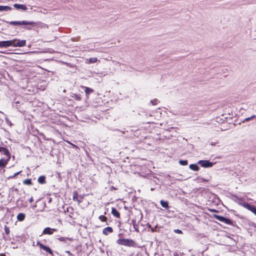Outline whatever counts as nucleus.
I'll return each instance as SVG.
<instances>
[{
	"label": "nucleus",
	"mask_w": 256,
	"mask_h": 256,
	"mask_svg": "<svg viewBox=\"0 0 256 256\" xmlns=\"http://www.w3.org/2000/svg\"><path fill=\"white\" fill-rule=\"evenodd\" d=\"M11 158V154L6 147L0 146V172L6 168Z\"/></svg>",
	"instance_id": "f257e3e1"
},
{
	"label": "nucleus",
	"mask_w": 256,
	"mask_h": 256,
	"mask_svg": "<svg viewBox=\"0 0 256 256\" xmlns=\"http://www.w3.org/2000/svg\"><path fill=\"white\" fill-rule=\"evenodd\" d=\"M116 244L128 247L135 248L136 246V242L132 239L120 238L116 240Z\"/></svg>",
	"instance_id": "f03ea898"
},
{
	"label": "nucleus",
	"mask_w": 256,
	"mask_h": 256,
	"mask_svg": "<svg viewBox=\"0 0 256 256\" xmlns=\"http://www.w3.org/2000/svg\"><path fill=\"white\" fill-rule=\"evenodd\" d=\"M214 217L218 220H220L221 222H224L226 224L234 226L235 224V222L234 221H232L222 216L214 214Z\"/></svg>",
	"instance_id": "7ed1b4c3"
},
{
	"label": "nucleus",
	"mask_w": 256,
	"mask_h": 256,
	"mask_svg": "<svg viewBox=\"0 0 256 256\" xmlns=\"http://www.w3.org/2000/svg\"><path fill=\"white\" fill-rule=\"evenodd\" d=\"M10 24L14 26L17 25H35L36 22H28L26 20L20 21H12L10 22Z\"/></svg>",
	"instance_id": "20e7f679"
},
{
	"label": "nucleus",
	"mask_w": 256,
	"mask_h": 256,
	"mask_svg": "<svg viewBox=\"0 0 256 256\" xmlns=\"http://www.w3.org/2000/svg\"><path fill=\"white\" fill-rule=\"evenodd\" d=\"M240 204L243 206L244 208L248 209L250 211L252 212L255 215H256V207L254 206L251 205L248 203L246 202H240Z\"/></svg>",
	"instance_id": "39448f33"
},
{
	"label": "nucleus",
	"mask_w": 256,
	"mask_h": 256,
	"mask_svg": "<svg viewBox=\"0 0 256 256\" xmlns=\"http://www.w3.org/2000/svg\"><path fill=\"white\" fill-rule=\"evenodd\" d=\"M11 42L12 44V46H14V47H21L25 46L26 45V40H18L16 39H14L11 40Z\"/></svg>",
	"instance_id": "423d86ee"
},
{
	"label": "nucleus",
	"mask_w": 256,
	"mask_h": 256,
	"mask_svg": "<svg viewBox=\"0 0 256 256\" xmlns=\"http://www.w3.org/2000/svg\"><path fill=\"white\" fill-rule=\"evenodd\" d=\"M36 245L38 246L41 250H44V251L46 252L47 253L49 254L52 256H54L52 250L50 248V247L42 244L40 242H36Z\"/></svg>",
	"instance_id": "0eeeda50"
},
{
	"label": "nucleus",
	"mask_w": 256,
	"mask_h": 256,
	"mask_svg": "<svg viewBox=\"0 0 256 256\" xmlns=\"http://www.w3.org/2000/svg\"><path fill=\"white\" fill-rule=\"evenodd\" d=\"M198 164L204 168H210L213 166V163L208 160H200L198 161Z\"/></svg>",
	"instance_id": "6e6552de"
},
{
	"label": "nucleus",
	"mask_w": 256,
	"mask_h": 256,
	"mask_svg": "<svg viewBox=\"0 0 256 256\" xmlns=\"http://www.w3.org/2000/svg\"><path fill=\"white\" fill-rule=\"evenodd\" d=\"M83 197L82 196H78V192L76 190H74L73 192L72 200L74 202H76L78 204L82 202Z\"/></svg>",
	"instance_id": "1a4fd4ad"
},
{
	"label": "nucleus",
	"mask_w": 256,
	"mask_h": 256,
	"mask_svg": "<svg viewBox=\"0 0 256 256\" xmlns=\"http://www.w3.org/2000/svg\"><path fill=\"white\" fill-rule=\"evenodd\" d=\"M57 230L55 228H52L49 227L44 228L42 234H52L54 232H56Z\"/></svg>",
	"instance_id": "9d476101"
},
{
	"label": "nucleus",
	"mask_w": 256,
	"mask_h": 256,
	"mask_svg": "<svg viewBox=\"0 0 256 256\" xmlns=\"http://www.w3.org/2000/svg\"><path fill=\"white\" fill-rule=\"evenodd\" d=\"M80 88H84V92L86 94V96L88 98L90 94L94 92V90L84 86H81Z\"/></svg>",
	"instance_id": "9b49d317"
},
{
	"label": "nucleus",
	"mask_w": 256,
	"mask_h": 256,
	"mask_svg": "<svg viewBox=\"0 0 256 256\" xmlns=\"http://www.w3.org/2000/svg\"><path fill=\"white\" fill-rule=\"evenodd\" d=\"M12 44L11 42V40L6 41H0V48H8L10 46H12Z\"/></svg>",
	"instance_id": "f8f14e48"
},
{
	"label": "nucleus",
	"mask_w": 256,
	"mask_h": 256,
	"mask_svg": "<svg viewBox=\"0 0 256 256\" xmlns=\"http://www.w3.org/2000/svg\"><path fill=\"white\" fill-rule=\"evenodd\" d=\"M113 232V228L112 227L108 226L102 230V234L106 236H107L110 233Z\"/></svg>",
	"instance_id": "ddd939ff"
},
{
	"label": "nucleus",
	"mask_w": 256,
	"mask_h": 256,
	"mask_svg": "<svg viewBox=\"0 0 256 256\" xmlns=\"http://www.w3.org/2000/svg\"><path fill=\"white\" fill-rule=\"evenodd\" d=\"M112 214L116 218H120V212L114 208H112Z\"/></svg>",
	"instance_id": "4468645a"
},
{
	"label": "nucleus",
	"mask_w": 256,
	"mask_h": 256,
	"mask_svg": "<svg viewBox=\"0 0 256 256\" xmlns=\"http://www.w3.org/2000/svg\"><path fill=\"white\" fill-rule=\"evenodd\" d=\"M131 224L132 225L134 230L138 232H139V227L138 225L136 223V220L134 219L132 220L131 221Z\"/></svg>",
	"instance_id": "2eb2a0df"
},
{
	"label": "nucleus",
	"mask_w": 256,
	"mask_h": 256,
	"mask_svg": "<svg viewBox=\"0 0 256 256\" xmlns=\"http://www.w3.org/2000/svg\"><path fill=\"white\" fill-rule=\"evenodd\" d=\"M14 6L18 10L20 9L23 10H26L27 9L26 6L24 4H16L14 5Z\"/></svg>",
	"instance_id": "dca6fc26"
},
{
	"label": "nucleus",
	"mask_w": 256,
	"mask_h": 256,
	"mask_svg": "<svg viewBox=\"0 0 256 256\" xmlns=\"http://www.w3.org/2000/svg\"><path fill=\"white\" fill-rule=\"evenodd\" d=\"M74 208L71 207V206H70L68 208H66V212L68 213H70L69 214V216L71 218H74ZM64 212L65 213L66 212V210H64Z\"/></svg>",
	"instance_id": "f3484780"
},
{
	"label": "nucleus",
	"mask_w": 256,
	"mask_h": 256,
	"mask_svg": "<svg viewBox=\"0 0 256 256\" xmlns=\"http://www.w3.org/2000/svg\"><path fill=\"white\" fill-rule=\"evenodd\" d=\"M38 182L40 184H44L46 183V176H40L38 180Z\"/></svg>",
	"instance_id": "a211bd4d"
},
{
	"label": "nucleus",
	"mask_w": 256,
	"mask_h": 256,
	"mask_svg": "<svg viewBox=\"0 0 256 256\" xmlns=\"http://www.w3.org/2000/svg\"><path fill=\"white\" fill-rule=\"evenodd\" d=\"M26 218V215L24 213H19L17 216V220L18 221H23Z\"/></svg>",
	"instance_id": "6ab92c4d"
},
{
	"label": "nucleus",
	"mask_w": 256,
	"mask_h": 256,
	"mask_svg": "<svg viewBox=\"0 0 256 256\" xmlns=\"http://www.w3.org/2000/svg\"><path fill=\"white\" fill-rule=\"evenodd\" d=\"M99 220L104 222H106V224L108 225V224L107 223L108 222V218L106 216L104 215H100L98 216Z\"/></svg>",
	"instance_id": "aec40b11"
},
{
	"label": "nucleus",
	"mask_w": 256,
	"mask_h": 256,
	"mask_svg": "<svg viewBox=\"0 0 256 256\" xmlns=\"http://www.w3.org/2000/svg\"><path fill=\"white\" fill-rule=\"evenodd\" d=\"M189 168L190 170L194 171H198L200 170L199 167L196 164H191L190 165Z\"/></svg>",
	"instance_id": "412c9836"
},
{
	"label": "nucleus",
	"mask_w": 256,
	"mask_h": 256,
	"mask_svg": "<svg viewBox=\"0 0 256 256\" xmlns=\"http://www.w3.org/2000/svg\"><path fill=\"white\" fill-rule=\"evenodd\" d=\"M22 183L24 185L32 186L33 184L30 178L26 179L23 180Z\"/></svg>",
	"instance_id": "4be33fe9"
},
{
	"label": "nucleus",
	"mask_w": 256,
	"mask_h": 256,
	"mask_svg": "<svg viewBox=\"0 0 256 256\" xmlns=\"http://www.w3.org/2000/svg\"><path fill=\"white\" fill-rule=\"evenodd\" d=\"M160 204L163 208H164L166 209H168L169 208L168 202L167 201H164L163 200H161L160 201Z\"/></svg>",
	"instance_id": "5701e85b"
},
{
	"label": "nucleus",
	"mask_w": 256,
	"mask_h": 256,
	"mask_svg": "<svg viewBox=\"0 0 256 256\" xmlns=\"http://www.w3.org/2000/svg\"><path fill=\"white\" fill-rule=\"evenodd\" d=\"M12 8L9 6H0V12L10 10Z\"/></svg>",
	"instance_id": "b1692460"
},
{
	"label": "nucleus",
	"mask_w": 256,
	"mask_h": 256,
	"mask_svg": "<svg viewBox=\"0 0 256 256\" xmlns=\"http://www.w3.org/2000/svg\"><path fill=\"white\" fill-rule=\"evenodd\" d=\"M72 97L77 101H80L82 100V96L80 94H74Z\"/></svg>",
	"instance_id": "393cba45"
},
{
	"label": "nucleus",
	"mask_w": 256,
	"mask_h": 256,
	"mask_svg": "<svg viewBox=\"0 0 256 256\" xmlns=\"http://www.w3.org/2000/svg\"><path fill=\"white\" fill-rule=\"evenodd\" d=\"M87 61L89 64H93L98 61V58H90L89 59H88Z\"/></svg>",
	"instance_id": "a878e982"
},
{
	"label": "nucleus",
	"mask_w": 256,
	"mask_h": 256,
	"mask_svg": "<svg viewBox=\"0 0 256 256\" xmlns=\"http://www.w3.org/2000/svg\"><path fill=\"white\" fill-rule=\"evenodd\" d=\"M179 163L182 166H186L188 164V162L187 160H180Z\"/></svg>",
	"instance_id": "bb28decb"
},
{
	"label": "nucleus",
	"mask_w": 256,
	"mask_h": 256,
	"mask_svg": "<svg viewBox=\"0 0 256 256\" xmlns=\"http://www.w3.org/2000/svg\"><path fill=\"white\" fill-rule=\"evenodd\" d=\"M4 231H5V232L6 234L8 235L10 234V228H9L6 226H4Z\"/></svg>",
	"instance_id": "cd10ccee"
},
{
	"label": "nucleus",
	"mask_w": 256,
	"mask_h": 256,
	"mask_svg": "<svg viewBox=\"0 0 256 256\" xmlns=\"http://www.w3.org/2000/svg\"><path fill=\"white\" fill-rule=\"evenodd\" d=\"M174 232L176 233V234H182V232L179 230V229H176V230H174Z\"/></svg>",
	"instance_id": "c85d7f7f"
},
{
	"label": "nucleus",
	"mask_w": 256,
	"mask_h": 256,
	"mask_svg": "<svg viewBox=\"0 0 256 256\" xmlns=\"http://www.w3.org/2000/svg\"><path fill=\"white\" fill-rule=\"evenodd\" d=\"M256 117V116L255 115H253L251 117H250V118H246L245 119V120L246 121H249L252 118H255Z\"/></svg>",
	"instance_id": "c756f323"
},
{
	"label": "nucleus",
	"mask_w": 256,
	"mask_h": 256,
	"mask_svg": "<svg viewBox=\"0 0 256 256\" xmlns=\"http://www.w3.org/2000/svg\"><path fill=\"white\" fill-rule=\"evenodd\" d=\"M218 140H216V142H211L210 143V144L212 146H216V144H218Z\"/></svg>",
	"instance_id": "7c9ffc66"
},
{
	"label": "nucleus",
	"mask_w": 256,
	"mask_h": 256,
	"mask_svg": "<svg viewBox=\"0 0 256 256\" xmlns=\"http://www.w3.org/2000/svg\"><path fill=\"white\" fill-rule=\"evenodd\" d=\"M157 101H158V100L156 99L154 100H152L151 102L152 103V104L153 105H156L157 104Z\"/></svg>",
	"instance_id": "2f4dec72"
},
{
	"label": "nucleus",
	"mask_w": 256,
	"mask_h": 256,
	"mask_svg": "<svg viewBox=\"0 0 256 256\" xmlns=\"http://www.w3.org/2000/svg\"><path fill=\"white\" fill-rule=\"evenodd\" d=\"M22 172V171H20L18 172H17L16 173H15L14 174V177L15 178L16 176L18 175L20 172Z\"/></svg>",
	"instance_id": "473e14b6"
},
{
	"label": "nucleus",
	"mask_w": 256,
	"mask_h": 256,
	"mask_svg": "<svg viewBox=\"0 0 256 256\" xmlns=\"http://www.w3.org/2000/svg\"><path fill=\"white\" fill-rule=\"evenodd\" d=\"M34 198H33V197H32H32L30 198V200H29V202H30V203H32V202H34Z\"/></svg>",
	"instance_id": "72a5a7b5"
},
{
	"label": "nucleus",
	"mask_w": 256,
	"mask_h": 256,
	"mask_svg": "<svg viewBox=\"0 0 256 256\" xmlns=\"http://www.w3.org/2000/svg\"><path fill=\"white\" fill-rule=\"evenodd\" d=\"M14 178V175H12V176H8V179H12V178Z\"/></svg>",
	"instance_id": "f704fd0d"
},
{
	"label": "nucleus",
	"mask_w": 256,
	"mask_h": 256,
	"mask_svg": "<svg viewBox=\"0 0 256 256\" xmlns=\"http://www.w3.org/2000/svg\"><path fill=\"white\" fill-rule=\"evenodd\" d=\"M59 240H60V241H64V238H63V237H62L60 238H59Z\"/></svg>",
	"instance_id": "c9c22d12"
},
{
	"label": "nucleus",
	"mask_w": 256,
	"mask_h": 256,
	"mask_svg": "<svg viewBox=\"0 0 256 256\" xmlns=\"http://www.w3.org/2000/svg\"><path fill=\"white\" fill-rule=\"evenodd\" d=\"M110 189L111 190H116V188L114 186H111Z\"/></svg>",
	"instance_id": "e433bc0d"
},
{
	"label": "nucleus",
	"mask_w": 256,
	"mask_h": 256,
	"mask_svg": "<svg viewBox=\"0 0 256 256\" xmlns=\"http://www.w3.org/2000/svg\"><path fill=\"white\" fill-rule=\"evenodd\" d=\"M210 211L211 212H216V210H211Z\"/></svg>",
	"instance_id": "4c0bfd02"
},
{
	"label": "nucleus",
	"mask_w": 256,
	"mask_h": 256,
	"mask_svg": "<svg viewBox=\"0 0 256 256\" xmlns=\"http://www.w3.org/2000/svg\"><path fill=\"white\" fill-rule=\"evenodd\" d=\"M0 256H6L4 254H0Z\"/></svg>",
	"instance_id": "58836bf2"
}]
</instances>
